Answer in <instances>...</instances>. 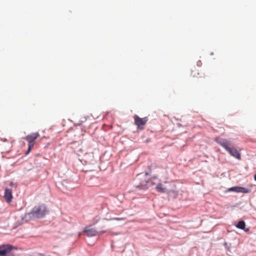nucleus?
<instances>
[{
    "label": "nucleus",
    "mask_w": 256,
    "mask_h": 256,
    "mask_svg": "<svg viewBox=\"0 0 256 256\" xmlns=\"http://www.w3.org/2000/svg\"><path fill=\"white\" fill-rule=\"evenodd\" d=\"M146 175H140L138 174L137 176L138 180L140 181V184L136 186V188L140 189L145 190L148 188V184L151 185L156 184V188L158 192L166 193L168 188H169V185H168L166 183H170V182H164V184L159 182V180L154 177L150 180H147Z\"/></svg>",
    "instance_id": "obj_1"
},
{
    "label": "nucleus",
    "mask_w": 256,
    "mask_h": 256,
    "mask_svg": "<svg viewBox=\"0 0 256 256\" xmlns=\"http://www.w3.org/2000/svg\"><path fill=\"white\" fill-rule=\"evenodd\" d=\"M215 141L222 146L232 156L240 160V153L234 147L231 146L230 142L221 138H216Z\"/></svg>",
    "instance_id": "obj_2"
},
{
    "label": "nucleus",
    "mask_w": 256,
    "mask_h": 256,
    "mask_svg": "<svg viewBox=\"0 0 256 256\" xmlns=\"http://www.w3.org/2000/svg\"><path fill=\"white\" fill-rule=\"evenodd\" d=\"M48 211L44 204L36 206L28 214L29 216L32 218H42L44 217Z\"/></svg>",
    "instance_id": "obj_3"
},
{
    "label": "nucleus",
    "mask_w": 256,
    "mask_h": 256,
    "mask_svg": "<svg viewBox=\"0 0 256 256\" xmlns=\"http://www.w3.org/2000/svg\"><path fill=\"white\" fill-rule=\"evenodd\" d=\"M39 136L40 134L38 132H36L28 135L24 138V139L28 142V148L26 154L30 152L32 148L34 146V140H36Z\"/></svg>",
    "instance_id": "obj_4"
},
{
    "label": "nucleus",
    "mask_w": 256,
    "mask_h": 256,
    "mask_svg": "<svg viewBox=\"0 0 256 256\" xmlns=\"http://www.w3.org/2000/svg\"><path fill=\"white\" fill-rule=\"evenodd\" d=\"M166 184L169 185V188L166 192L168 194V196L172 199L176 198L178 196V192L176 190V186L172 183Z\"/></svg>",
    "instance_id": "obj_5"
},
{
    "label": "nucleus",
    "mask_w": 256,
    "mask_h": 256,
    "mask_svg": "<svg viewBox=\"0 0 256 256\" xmlns=\"http://www.w3.org/2000/svg\"><path fill=\"white\" fill-rule=\"evenodd\" d=\"M134 124L140 130L144 128V126L147 122L148 119L146 117L140 118L137 115H134Z\"/></svg>",
    "instance_id": "obj_6"
},
{
    "label": "nucleus",
    "mask_w": 256,
    "mask_h": 256,
    "mask_svg": "<svg viewBox=\"0 0 256 256\" xmlns=\"http://www.w3.org/2000/svg\"><path fill=\"white\" fill-rule=\"evenodd\" d=\"M190 75L192 78L198 79V80H201L202 78H204V74L202 72L200 73L198 69L196 68H194L192 70Z\"/></svg>",
    "instance_id": "obj_7"
},
{
    "label": "nucleus",
    "mask_w": 256,
    "mask_h": 256,
    "mask_svg": "<svg viewBox=\"0 0 256 256\" xmlns=\"http://www.w3.org/2000/svg\"><path fill=\"white\" fill-rule=\"evenodd\" d=\"M12 250V246L9 245L0 246V256H6Z\"/></svg>",
    "instance_id": "obj_8"
},
{
    "label": "nucleus",
    "mask_w": 256,
    "mask_h": 256,
    "mask_svg": "<svg viewBox=\"0 0 256 256\" xmlns=\"http://www.w3.org/2000/svg\"><path fill=\"white\" fill-rule=\"evenodd\" d=\"M4 197L8 202H10L12 198V190L6 188Z\"/></svg>",
    "instance_id": "obj_9"
},
{
    "label": "nucleus",
    "mask_w": 256,
    "mask_h": 256,
    "mask_svg": "<svg viewBox=\"0 0 256 256\" xmlns=\"http://www.w3.org/2000/svg\"><path fill=\"white\" fill-rule=\"evenodd\" d=\"M230 190L234 191L236 192H242V193H248L249 192V190L245 188L240 187V186H234L232 187L230 189Z\"/></svg>",
    "instance_id": "obj_10"
},
{
    "label": "nucleus",
    "mask_w": 256,
    "mask_h": 256,
    "mask_svg": "<svg viewBox=\"0 0 256 256\" xmlns=\"http://www.w3.org/2000/svg\"><path fill=\"white\" fill-rule=\"evenodd\" d=\"M84 232H86L88 236H94L98 234V232L94 228L85 229Z\"/></svg>",
    "instance_id": "obj_11"
},
{
    "label": "nucleus",
    "mask_w": 256,
    "mask_h": 256,
    "mask_svg": "<svg viewBox=\"0 0 256 256\" xmlns=\"http://www.w3.org/2000/svg\"><path fill=\"white\" fill-rule=\"evenodd\" d=\"M246 226L245 222L243 220L240 221L238 224L236 225V226L241 230H244Z\"/></svg>",
    "instance_id": "obj_12"
},
{
    "label": "nucleus",
    "mask_w": 256,
    "mask_h": 256,
    "mask_svg": "<svg viewBox=\"0 0 256 256\" xmlns=\"http://www.w3.org/2000/svg\"><path fill=\"white\" fill-rule=\"evenodd\" d=\"M113 220H123L124 218H114Z\"/></svg>",
    "instance_id": "obj_13"
},
{
    "label": "nucleus",
    "mask_w": 256,
    "mask_h": 256,
    "mask_svg": "<svg viewBox=\"0 0 256 256\" xmlns=\"http://www.w3.org/2000/svg\"><path fill=\"white\" fill-rule=\"evenodd\" d=\"M245 232H248L249 230V229L248 228H244V230Z\"/></svg>",
    "instance_id": "obj_14"
},
{
    "label": "nucleus",
    "mask_w": 256,
    "mask_h": 256,
    "mask_svg": "<svg viewBox=\"0 0 256 256\" xmlns=\"http://www.w3.org/2000/svg\"><path fill=\"white\" fill-rule=\"evenodd\" d=\"M254 180L256 181V174L254 176Z\"/></svg>",
    "instance_id": "obj_15"
},
{
    "label": "nucleus",
    "mask_w": 256,
    "mask_h": 256,
    "mask_svg": "<svg viewBox=\"0 0 256 256\" xmlns=\"http://www.w3.org/2000/svg\"><path fill=\"white\" fill-rule=\"evenodd\" d=\"M10 186H13L14 185V184L12 182H10Z\"/></svg>",
    "instance_id": "obj_16"
}]
</instances>
